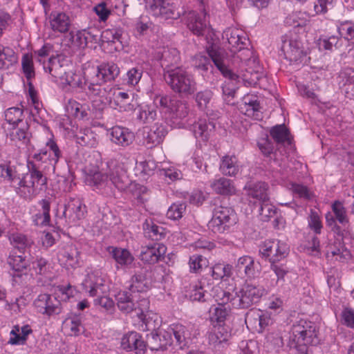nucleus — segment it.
<instances>
[{
  "label": "nucleus",
  "mask_w": 354,
  "mask_h": 354,
  "mask_svg": "<svg viewBox=\"0 0 354 354\" xmlns=\"http://www.w3.org/2000/svg\"><path fill=\"white\" fill-rule=\"evenodd\" d=\"M63 154L53 136L46 142L45 148L32 155L33 160L27 162L28 172L20 178L15 188L17 194L26 200H32L39 192L46 188L47 178L35 162H48L53 171Z\"/></svg>",
  "instance_id": "obj_1"
},
{
  "label": "nucleus",
  "mask_w": 354,
  "mask_h": 354,
  "mask_svg": "<svg viewBox=\"0 0 354 354\" xmlns=\"http://www.w3.org/2000/svg\"><path fill=\"white\" fill-rule=\"evenodd\" d=\"M124 158L125 154L120 153L107 161L105 173L100 171L89 172L86 176V183L94 191L104 195L112 194L113 187L120 191L124 190L129 182L127 169L122 162Z\"/></svg>",
  "instance_id": "obj_2"
},
{
  "label": "nucleus",
  "mask_w": 354,
  "mask_h": 354,
  "mask_svg": "<svg viewBox=\"0 0 354 354\" xmlns=\"http://www.w3.org/2000/svg\"><path fill=\"white\" fill-rule=\"evenodd\" d=\"M218 44V38L211 36V40H209L207 37L205 46L207 56L201 53L196 54L193 60L194 67L203 72H207L209 68L213 69V66L211 64L212 62L225 78L233 81L238 80L239 76L231 68L227 53L219 46Z\"/></svg>",
  "instance_id": "obj_3"
},
{
  "label": "nucleus",
  "mask_w": 354,
  "mask_h": 354,
  "mask_svg": "<svg viewBox=\"0 0 354 354\" xmlns=\"http://www.w3.org/2000/svg\"><path fill=\"white\" fill-rule=\"evenodd\" d=\"M120 70L113 62H103L95 66L85 68L86 82L88 84V94L103 98L106 95L109 86H104L119 76Z\"/></svg>",
  "instance_id": "obj_4"
},
{
  "label": "nucleus",
  "mask_w": 354,
  "mask_h": 354,
  "mask_svg": "<svg viewBox=\"0 0 354 354\" xmlns=\"http://www.w3.org/2000/svg\"><path fill=\"white\" fill-rule=\"evenodd\" d=\"M317 333L315 322L300 319L292 326L288 346L299 354H311L309 346L318 343Z\"/></svg>",
  "instance_id": "obj_5"
},
{
  "label": "nucleus",
  "mask_w": 354,
  "mask_h": 354,
  "mask_svg": "<svg viewBox=\"0 0 354 354\" xmlns=\"http://www.w3.org/2000/svg\"><path fill=\"white\" fill-rule=\"evenodd\" d=\"M163 77L170 88L176 93L190 95L196 91L193 75L183 66L163 70Z\"/></svg>",
  "instance_id": "obj_6"
},
{
  "label": "nucleus",
  "mask_w": 354,
  "mask_h": 354,
  "mask_svg": "<svg viewBox=\"0 0 354 354\" xmlns=\"http://www.w3.org/2000/svg\"><path fill=\"white\" fill-rule=\"evenodd\" d=\"M166 0H147L145 1L146 8L149 12L156 17L162 19H178L186 13V8L178 3Z\"/></svg>",
  "instance_id": "obj_7"
},
{
  "label": "nucleus",
  "mask_w": 354,
  "mask_h": 354,
  "mask_svg": "<svg viewBox=\"0 0 354 354\" xmlns=\"http://www.w3.org/2000/svg\"><path fill=\"white\" fill-rule=\"evenodd\" d=\"M236 221L237 216L234 209L231 207L221 205L214 208L207 227L214 234H223L229 231Z\"/></svg>",
  "instance_id": "obj_8"
},
{
  "label": "nucleus",
  "mask_w": 354,
  "mask_h": 354,
  "mask_svg": "<svg viewBox=\"0 0 354 354\" xmlns=\"http://www.w3.org/2000/svg\"><path fill=\"white\" fill-rule=\"evenodd\" d=\"M264 292L265 289L262 286L246 283L236 292L233 306L238 309H248L258 304Z\"/></svg>",
  "instance_id": "obj_9"
},
{
  "label": "nucleus",
  "mask_w": 354,
  "mask_h": 354,
  "mask_svg": "<svg viewBox=\"0 0 354 354\" xmlns=\"http://www.w3.org/2000/svg\"><path fill=\"white\" fill-rule=\"evenodd\" d=\"M297 35H286L281 37V47L285 58L292 64H304L308 62V50L303 47Z\"/></svg>",
  "instance_id": "obj_10"
},
{
  "label": "nucleus",
  "mask_w": 354,
  "mask_h": 354,
  "mask_svg": "<svg viewBox=\"0 0 354 354\" xmlns=\"http://www.w3.org/2000/svg\"><path fill=\"white\" fill-rule=\"evenodd\" d=\"M206 15L205 8H203V10L200 12L186 10V13L183 16L185 17L187 28L194 35L199 37L207 33L206 39L208 37L209 40H211V36L214 38L217 37L212 30H210L208 22L206 20Z\"/></svg>",
  "instance_id": "obj_11"
},
{
  "label": "nucleus",
  "mask_w": 354,
  "mask_h": 354,
  "mask_svg": "<svg viewBox=\"0 0 354 354\" xmlns=\"http://www.w3.org/2000/svg\"><path fill=\"white\" fill-rule=\"evenodd\" d=\"M33 306L37 313L50 318L60 315L63 307L60 300L50 294H39L33 301Z\"/></svg>",
  "instance_id": "obj_12"
},
{
  "label": "nucleus",
  "mask_w": 354,
  "mask_h": 354,
  "mask_svg": "<svg viewBox=\"0 0 354 354\" xmlns=\"http://www.w3.org/2000/svg\"><path fill=\"white\" fill-rule=\"evenodd\" d=\"M288 253L286 243L278 239H268L259 246V254L263 259H268L270 263L283 259Z\"/></svg>",
  "instance_id": "obj_13"
},
{
  "label": "nucleus",
  "mask_w": 354,
  "mask_h": 354,
  "mask_svg": "<svg viewBox=\"0 0 354 354\" xmlns=\"http://www.w3.org/2000/svg\"><path fill=\"white\" fill-rule=\"evenodd\" d=\"M173 335L176 340V345L180 348L184 349L188 346L191 333L188 328L181 324H172L169 326L167 331L156 334V337H162L165 342L161 344V346L171 345V335Z\"/></svg>",
  "instance_id": "obj_14"
},
{
  "label": "nucleus",
  "mask_w": 354,
  "mask_h": 354,
  "mask_svg": "<svg viewBox=\"0 0 354 354\" xmlns=\"http://www.w3.org/2000/svg\"><path fill=\"white\" fill-rule=\"evenodd\" d=\"M270 136L276 143L281 160L286 158L288 150L292 147V136L289 129L284 124H277L270 129Z\"/></svg>",
  "instance_id": "obj_15"
},
{
  "label": "nucleus",
  "mask_w": 354,
  "mask_h": 354,
  "mask_svg": "<svg viewBox=\"0 0 354 354\" xmlns=\"http://www.w3.org/2000/svg\"><path fill=\"white\" fill-rule=\"evenodd\" d=\"M236 274L242 278L254 279L259 276L261 268L259 262L250 255H243L237 259L235 265Z\"/></svg>",
  "instance_id": "obj_16"
},
{
  "label": "nucleus",
  "mask_w": 354,
  "mask_h": 354,
  "mask_svg": "<svg viewBox=\"0 0 354 354\" xmlns=\"http://www.w3.org/2000/svg\"><path fill=\"white\" fill-rule=\"evenodd\" d=\"M111 107L119 111H131L135 109V105L131 103L132 99L127 92L121 91L120 88L110 87L104 96Z\"/></svg>",
  "instance_id": "obj_17"
},
{
  "label": "nucleus",
  "mask_w": 354,
  "mask_h": 354,
  "mask_svg": "<svg viewBox=\"0 0 354 354\" xmlns=\"http://www.w3.org/2000/svg\"><path fill=\"white\" fill-rule=\"evenodd\" d=\"M86 213V207L81 198L78 197L70 198L65 205L63 216L68 225H75L83 219Z\"/></svg>",
  "instance_id": "obj_18"
},
{
  "label": "nucleus",
  "mask_w": 354,
  "mask_h": 354,
  "mask_svg": "<svg viewBox=\"0 0 354 354\" xmlns=\"http://www.w3.org/2000/svg\"><path fill=\"white\" fill-rule=\"evenodd\" d=\"M153 57L156 60L161 63L164 69L173 68L180 62V55L179 50L172 46H160L154 49Z\"/></svg>",
  "instance_id": "obj_19"
},
{
  "label": "nucleus",
  "mask_w": 354,
  "mask_h": 354,
  "mask_svg": "<svg viewBox=\"0 0 354 354\" xmlns=\"http://www.w3.org/2000/svg\"><path fill=\"white\" fill-rule=\"evenodd\" d=\"M120 347L126 352L135 354H145L147 351V343L142 335L136 331L124 334L120 340Z\"/></svg>",
  "instance_id": "obj_20"
},
{
  "label": "nucleus",
  "mask_w": 354,
  "mask_h": 354,
  "mask_svg": "<svg viewBox=\"0 0 354 354\" xmlns=\"http://www.w3.org/2000/svg\"><path fill=\"white\" fill-rule=\"evenodd\" d=\"M223 37L227 40L229 48L233 53L248 48L249 45V39L241 29L228 28L223 32Z\"/></svg>",
  "instance_id": "obj_21"
},
{
  "label": "nucleus",
  "mask_w": 354,
  "mask_h": 354,
  "mask_svg": "<svg viewBox=\"0 0 354 354\" xmlns=\"http://www.w3.org/2000/svg\"><path fill=\"white\" fill-rule=\"evenodd\" d=\"M268 188V185L264 182H258L245 185L244 190L245 191L247 200L254 205L269 202Z\"/></svg>",
  "instance_id": "obj_22"
},
{
  "label": "nucleus",
  "mask_w": 354,
  "mask_h": 354,
  "mask_svg": "<svg viewBox=\"0 0 354 354\" xmlns=\"http://www.w3.org/2000/svg\"><path fill=\"white\" fill-rule=\"evenodd\" d=\"M167 247L160 243H153L141 248L140 259L148 264H154L164 259Z\"/></svg>",
  "instance_id": "obj_23"
},
{
  "label": "nucleus",
  "mask_w": 354,
  "mask_h": 354,
  "mask_svg": "<svg viewBox=\"0 0 354 354\" xmlns=\"http://www.w3.org/2000/svg\"><path fill=\"white\" fill-rule=\"evenodd\" d=\"M167 131L165 125L154 124L150 128H144L142 133L143 145L149 149L160 144Z\"/></svg>",
  "instance_id": "obj_24"
},
{
  "label": "nucleus",
  "mask_w": 354,
  "mask_h": 354,
  "mask_svg": "<svg viewBox=\"0 0 354 354\" xmlns=\"http://www.w3.org/2000/svg\"><path fill=\"white\" fill-rule=\"evenodd\" d=\"M50 28L55 34H66L71 26V17L62 11H52L48 17Z\"/></svg>",
  "instance_id": "obj_25"
},
{
  "label": "nucleus",
  "mask_w": 354,
  "mask_h": 354,
  "mask_svg": "<svg viewBox=\"0 0 354 354\" xmlns=\"http://www.w3.org/2000/svg\"><path fill=\"white\" fill-rule=\"evenodd\" d=\"M84 287L91 297H100L106 292L104 281L99 270H93L87 274Z\"/></svg>",
  "instance_id": "obj_26"
},
{
  "label": "nucleus",
  "mask_w": 354,
  "mask_h": 354,
  "mask_svg": "<svg viewBox=\"0 0 354 354\" xmlns=\"http://www.w3.org/2000/svg\"><path fill=\"white\" fill-rule=\"evenodd\" d=\"M337 84L346 97L354 98V68L345 67L340 70L337 77Z\"/></svg>",
  "instance_id": "obj_27"
},
{
  "label": "nucleus",
  "mask_w": 354,
  "mask_h": 354,
  "mask_svg": "<svg viewBox=\"0 0 354 354\" xmlns=\"http://www.w3.org/2000/svg\"><path fill=\"white\" fill-rule=\"evenodd\" d=\"M110 140L115 145L125 148L131 145L134 140V133L128 128L120 126L113 127L109 130Z\"/></svg>",
  "instance_id": "obj_28"
},
{
  "label": "nucleus",
  "mask_w": 354,
  "mask_h": 354,
  "mask_svg": "<svg viewBox=\"0 0 354 354\" xmlns=\"http://www.w3.org/2000/svg\"><path fill=\"white\" fill-rule=\"evenodd\" d=\"M214 129V123L206 118L198 119L190 127V131L193 133L195 138L198 141L203 142L208 141Z\"/></svg>",
  "instance_id": "obj_29"
},
{
  "label": "nucleus",
  "mask_w": 354,
  "mask_h": 354,
  "mask_svg": "<svg viewBox=\"0 0 354 354\" xmlns=\"http://www.w3.org/2000/svg\"><path fill=\"white\" fill-rule=\"evenodd\" d=\"M151 284L150 272L142 268L132 276L129 290L132 292H144L150 288Z\"/></svg>",
  "instance_id": "obj_30"
},
{
  "label": "nucleus",
  "mask_w": 354,
  "mask_h": 354,
  "mask_svg": "<svg viewBox=\"0 0 354 354\" xmlns=\"http://www.w3.org/2000/svg\"><path fill=\"white\" fill-rule=\"evenodd\" d=\"M80 252L77 248L72 245L68 244L59 250L57 258L59 261L66 266L76 268L80 266Z\"/></svg>",
  "instance_id": "obj_31"
},
{
  "label": "nucleus",
  "mask_w": 354,
  "mask_h": 354,
  "mask_svg": "<svg viewBox=\"0 0 354 354\" xmlns=\"http://www.w3.org/2000/svg\"><path fill=\"white\" fill-rule=\"evenodd\" d=\"M40 207L37 212L32 216V221L38 227L49 226L50 223V198H44L37 202Z\"/></svg>",
  "instance_id": "obj_32"
},
{
  "label": "nucleus",
  "mask_w": 354,
  "mask_h": 354,
  "mask_svg": "<svg viewBox=\"0 0 354 354\" xmlns=\"http://www.w3.org/2000/svg\"><path fill=\"white\" fill-rule=\"evenodd\" d=\"M241 109H245V115L252 117L254 120H262V112L257 95L250 93L245 95L242 98Z\"/></svg>",
  "instance_id": "obj_33"
},
{
  "label": "nucleus",
  "mask_w": 354,
  "mask_h": 354,
  "mask_svg": "<svg viewBox=\"0 0 354 354\" xmlns=\"http://www.w3.org/2000/svg\"><path fill=\"white\" fill-rule=\"evenodd\" d=\"M61 80L63 89L66 91H69L70 88L84 89L86 86L88 89V84L86 82L85 68L84 69L83 75L80 73L71 71L66 72L64 75V79Z\"/></svg>",
  "instance_id": "obj_34"
},
{
  "label": "nucleus",
  "mask_w": 354,
  "mask_h": 354,
  "mask_svg": "<svg viewBox=\"0 0 354 354\" xmlns=\"http://www.w3.org/2000/svg\"><path fill=\"white\" fill-rule=\"evenodd\" d=\"M210 187L216 194L221 196H231L236 193L234 182L225 177L214 179L211 182Z\"/></svg>",
  "instance_id": "obj_35"
},
{
  "label": "nucleus",
  "mask_w": 354,
  "mask_h": 354,
  "mask_svg": "<svg viewBox=\"0 0 354 354\" xmlns=\"http://www.w3.org/2000/svg\"><path fill=\"white\" fill-rule=\"evenodd\" d=\"M144 235L152 241H160L165 236V229L157 225L153 219L147 218L142 224Z\"/></svg>",
  "instance_id": "obj_36"
},
{
  "label": "nucleus",
  "mask_w": 354,
  "mask_h": 354,
  "mask_svg": "<svg viewBox=\"0 0 354 354\" xmlns=\"http://www.w3.org/2000/svg\"><path fill=\"white\" fill-rule=\"evenodd\" d=\"M109 252L117 264L120 266H128L131 265L134 260V257L131 253L124 248L109 247Z\"/></svg>",
  "instance_id": "obj_37"
},
{
  "label": "nucleus",
  "mask_w": 354,
  "mask_h": 354,
  "mask_svg": "<svg viewBox=\"0 0 354 354\" xmlns=\"http://www.w3.org/2000/svg\"><path fill=\"white\" fill-rule=\"evenodd\" d=\"M219 169L225 176H235L239 171L236 157L235 156H224L221 158Z\"/></svg>",
  "instance_id": "obj_38"
},
{
  "label": "nucleus",
  "mask_w": 354,
  "mask_h": 354,
  "mask_svg": "<svg viewBox=\"0 0 354 354\" xmlns=\"http://www.w3.org/2000/svg\"><path fill=\"white\" fill-rule=\"evenodd\" d=\"M270 321V316L263 313L259 310L247 313L245 315V323L253 324L255 326L258 324L259 326V331L264 330L269 325Z\"/></svg>",
  "instance_id": "obj_39"
},
{
  "label": "nucleus",
  "mask_w": 354,
  "mask_h": 354,
  "mask_svg": "<svg viewBox=\"0 0 354 354\" xmlns=\"http://www.w3.org/2000/svg\"><path fill=\"white\" fill-rule=\"evenodd\" d=\"M117 305L120 311L123 313H129L133 310L136 311L131 295L127 290L120 291L115 295Z\"/></svg>",
  "instance_id": "obj_40"
},
{
  "label": "nucleus",
  "mask_w": 354,
  "mask_h": 354,
  "mask_svg": "<svg viewBox=\"0 0 354 354\" xmlns=\"http://www.w3.org/2000/svg\"><path fill=\"white\" fill-rule=\"evenodd\" d=\"M230 310L225 306L218 305L209 310V321L212 326H225Z\"/></svg>",
  "instance_id": "obj_41"
},
{
  "label": "nucleus",
  "mask_w": 354,
  "mask_h": 354,
  "mask_svg": "<svg viewBox=\"0 0 354 354\" xmlns=\"http://www.w3.org/2000/svg\"><path fill=\"white\" fill-rule=\"evenodd\" d=\"M84 38L83 30L71 31L64 37L63 41L66 46L73 50H77L85 48Z\"/></svg>",
  "instance_id": "obj_42"
},
{
  "label": "nucleus",
  "mask_w": 354,
  "mask_h": 354,
  "mask_svg": "<svg viewBox=\"0 0 354 354\" xmlns=\"http://www.w3.org/2000/svg\"><path fill=\"white\" fill-rule=\"evenodd\" d=\"M44 69L46 73H48L55 78L60 80L64 79V75L66 71L60 64L59 60L56 57H51L47 62L44 63Z\"/></svg>",
  "instance_id": "obj_43"
},
{
  "label": "nucleus",
  "mask_w": 354,
  "mask_h": 354,
  "mask_svg": "<svg viewBox=\"0 0 354 354\" xmlns=\"http://www.w3.org/2000/svg\"><path fill=\"white\" fill-rule=\"evenodd\" d=\"M17 62V57L15 51L9 48L0 44V68L8 69Z\"/></svg>",
  "instance_id": "obj_44"
},
{
  "label": "nucleus",
  "mask_w": 354,
  "mask_h": 354,
  "mask_svg": "<svg viewBox=\"0 0 354 354\" xmlns=\"http://www.w3.org/2000/svg\"><path fill=\"white\" fill-rule=\"evenodd\" d=\"M77 143L88 147H94L97 145L96 135L91 129H81L75 135Z\"/></svg>",
  "instance_id": "obj_45"
},
{
  "label": "nucleus",
  "mask_w": 354,
  "mask_h": 354,
  "mask_svg": "<svg viewBox=\"0 0 354 354\" xmlns=\"http://www.w3.org/2000/svg\"><path fill=\"white\" fill-rule=\"evenodd\" d=\"M9 240L15 248H17L19 252H23L32 243V240L26 235L19 232H14L9 235Z\"/></svg>",
  "instance_id": "obj_46"
},
{
  "label": "nucleus",
  "mask_w": 354,
  "mask_h": 354,
  "mask_svg": "<svg viewBox=\"0 0 354 354\" xmlns=\"http://www.w3.org/2000/svg\"><path fill=\"white\" fill-rule=\"evenodd\" d=\"M342 39L337 35H322L317 40L319 50H332L333 48H338L342 46Z\"/></svg>",
  "instance_id": "obj_47"
},
{
  "label": "nucleus",
  "mask_w": 354,
  "mask_h": 354,
  "mask_svg": "<svg viewBox=\"0 0 354 354\" xmlns=\"http://www.w3.org/2000/svg\"><path fill=\"white\" fill-rule=\"evenodd\" d=\"M21 253L18 254L17 252L12 251L8 259V263L10 268L17 272H22L28 266V261L26 259V257L22 252Z\"/></svg>",
  "instance_id": "obj_48"
},
{
  "label": "nucleus",
  "mask_w": 354,
  "mask_h": 354,
  "mask_svg": "<svg viewBox=\"0 0 354 354\" xmlns=\"http://www.w3.org/2000/svg\"><path fill=\"white\" fill-rule=\"evenodd\" d=\"M213 328L208 335L210 344H218L227 340L228 331L225 326H212Z\"/></svg>",
  "instance_id": "obj_49"
},
{
  "label": "nucleus",
  "mask_w": 354,
  "mask_h": 354,
  "mask_svg": "<svg viewBox=\"0 0 354 354\" xmlns=\"http://www.w3.org/2000/svg\"><path fill=\"white\" fill-rule=\"evenodd\" d=\"M169 112L172 118L182 120L187 116L189 107L187 103L177 99H174L173 102H171V106Z\"/></svg>",
  "instance_id": "obj_50"
},
{
  "label": "nucleus",
  "mask_w": 354,
  "mask_h": 354,
  "mask_svg": "<svg viewBox=\"0 0 354 354\" xmlns=\"http://www.w3.org/2000/svg\"><path fill=\"white\" fill-rule=\"evenodd\" d=\"M122 30L120 29H106L102 32V41L106 42L111 45H115L117 42L118 46H114V49L118 50L121 46Z\"/></svg>",
  "instance_id": "obj_51"
},
{
  "label": "nucleus",
  "mask_w": 354,
  "mask_h": 354,
  "mask_svg": "<svg viewBox=\"0 0 354 354\" xmlns=\"http://www.w3.org/2000/svg\"><path fill=\"white\" fill-rule=\"evenodd\" d=\"M257 146L265 156L271 157V156L273 155L274 160L277 159V156L279 151H277V149H274L272 140L267 135L259 138L257 141Z\"/></svg>",
  "instance_id": "obj_52"
},
{
  "label": "nucleus",
  "mask_w": 354,
  "mask_h": 354,
  "mask_svg": "<svg viewBox=\"0 0 354 354\" xmlns=\"http://www.w3.org/2000/svg\"><path fill=\"white\" fill-rule=\"evenodd\" d=\"M189 270L192 273H201L209 265L208 259L201 254H193L189 259Z\"/></svg>",
  "instance_id": "obj_53"
},
{
  "label": "nucleus",
  "mask_w": 354,
  "mask_h": 354,
  "mask_svg": "<svg viewBox=\"0 0 354 354\" xmlns=\"http://www.w3.org/2000/svg\"><path fill=\"white\" fill-rule=\"evenodd\" d=\"M85 47L95 48L102 41V32L96 28L84 29Z\"/></svg>",
  "instance_id": "obj_54"
},
{
  "label": "nucleus",
  "mask_w": 354,
  "mask_h": 354,
  "mask_svg": "<svg viewBox=\"0 0 354 354\" xmlns=\"http://www.w3.org/2000/svg\"><path fill=\"white\" fill-rule=\"evenodd\" d=\"M337 30L341 39L351 41L354 44V23L350 21L340 22L337 26Z\"/></svg>",
  "instance_id": "obj_55"
},
{
  "label": "nucleus",
  "mask_w": 354,
  "mask_h": 354,
  "mask_svg": "<svg viewBox=\"0 0 354 354\" xmlns=\"http://www.w3.org/2000/svg\"><path fill=\"white\" fill-rule=\"evenodd\" d=\"M63 325L64 329L68 330V334L73 336L79 335L84 328L80 317L77 316L66 318L64 321Z\"/></svg>",
  "instance_id": "obj_56"
},
{
  "label": "nucleus",
  "mask_w": 354,
  "mask_h": 354,
  "mask_svg": "<svg viewBox=\"0 0 354 354\" xmlns=\"http://www.w3.org/2000/svg\"><path fill=\"white\" fill-rule=\"evenodd\" d=\"M291 189L294 195L306 201H312L315 197L314 192L303 184L292 183Z\"/></svg>",
  "instance_id": "obj_57"
},
{
  "label": "nucleus",
  "mask_w": 354,
  "mask_h": 354,
  "mask_svg": "<svg viewBox=\"0 0 354 354\" xmlns=\"http://www.w3.org/2000/svg\"><path fill=\"white\" fill-rule=\"evenodd\" d=\"M232 266L230 264L216 263L212 268V276L215 280L230 277L232 274Z\"/></svg>",
  "instance_id": "obj_58"
},
{
  "label": "nucleus",
  "mask_w": 354,
  "mask_h": 354,
  "mask_svg": "<svg viewBox=\"0 0 354 354\" xmlns=\"http://www.w3.org/2000/svg\"><path fill=\"white\" fill-rule=\"evenodd\" d=\"M331 208L336 220L342 225H345L348 223L349 220L346 214V210L343 203L339 201H335Z\"/></svg>",
  "instance_id": "obj_59"
},
{
  "label": "nucleus",
  "mask_w": 354,
  "mask_h": 354,
  "mask_svg": "<svg viewBox=\"0 0 354 354\" xmlns=\"http://www.w3.org/2000/svg\"><path fill=\"white\" fill-rule=\"evenodd\" d=\"M214 298L218 302V305L225 306L228 302H232L233 305V299L234 295L230 291L223 289L221 287H216L213 289Z\"/></svg>",
  "instance_id": "obj_60"
},
{
  "label": "nucleus",
  "mask_w": 354,
  "mask_h": 354,
  "mask_svg": "<svg viewBox=\"0 0 354 354\" xmlns=\"http://www.w3.org/2000/svg\"><path fill=\"white\" fill-rule=\"evenodd\" d=\"M4 115L6 122L10 124L15 126L22 122L23 110L17 106L10 107L6 110Z\"/></svg>",
  "instance_id": "obj_61"
},
{
  "label": "nucleus",
  "mask_w": 354,
  "mask_h": 354,
  "mask_svg": "<svg viewBox=\"0 0 354 354\" xmlns=\"http://www.w3.org/2000/svg\"><path fill=\"white\" fill-rule=\"evenodd\" d=\"M29 134L27 125L21 128L15 127L10 133V138L16 144L17 142L26 144L29 141Z\"/></svg>",
  "instance_id": "obj_62"
},
{
  "label": "nucleus",
  "mask_w": 354,
  "mask_h": 354,
  "mask_svg": "<svg viewBox=\"0 0 354 354\" xmlns=\"http://www.w3.org/2000/svg\"><path fill=\"white\" fill-rule=\"evenodd\" d=\"M339 318L342 325L354 329V308L344 307L339 315Z\"/></svg>",
  "instance_id": "obj_63"
},
{
  "label": "nucleus",
  "mask_w": 354,
  "mask_h": 354,
  "mask_svg": "<svg viewBox=\"0 0 354 354\" xmlns=\"http://www.w3.org/2000/svg\"><path fill=\"white\" fill-rule=\"evenodd\" d=\"M239 354H259V348L257 341L250 339L242 341L239 344Z\"/></svg>",
  "instance_id": "obj_64"
}]
</instances>
